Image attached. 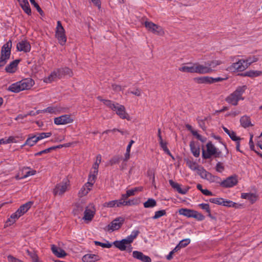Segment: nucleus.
I'll return each mask as SVG.
<instances>
[{"label":"nucleus","instance_id":"1","mask_svg":"<svg viewBox=\"0 0 262 262\" xmlns=\"http://www.w3.org/2000/svg\"><path fill=\"white\" fill-rule=\"evenodd\" d=\"M246 89V85L238 86L232 93L226 98V101L232 105H237L239 100H244L242 95Z\"/></svg>","mask_w":262,"mask_h":262},{"label":"nucleus","instance_id":"2","mask_svg":"<svg viewBox=\"0 0 262 262\" xmlns=\"http://www.w3.org/2000/svg\"><path fill=\"white\" fill-rule=\"evenodd\" d=\"M12 41L10 40L4 44L2 47L0 57V68L4 67L10 58Z\"/></svg>","mask_w":262,"mask_h":262},{"label":"nucleus","instance_id":"3","mask_svg":"<svg viewBox=\"0 0 262 262\" xmlns=\"http://www.w3.org/2000/svg\"><path fill=\"white\" fill-rule=\"evenodd\" d=\"M206 148V151L204 148L202 149V157L203 159H210L212 156H214L215 158H219L222 156V152L218 150L211 141L207 143Z\"/></svg>","mask_w":262,"mask_h":262},{"label":"nucleus","instance_id":"4","mask_svg":"<svg viewBox=\"0 0 262 262\" xmlns=\"http://www.w3.org/2000/svg\"><path fill=\"white\" fill-rule=\"evenodd\" d=\"M55 36L58 40V42L61 46L65 45L67 41V37L65 34V31L62 26L60 21L58 20L57 23L56 28Z\"/></svg>","mask_w":262,"mask_h":262},{"label":"nucleus","instance_id":"5","mask_svg":"<svg viewBox=\"0 0 262 262\" xmlns=\"http://www.w3.org/2000/svg\"><path fill=\"white\" fill-rule=\"evenodd\" d=\"M144 25L148 31L152 32L153 34L160 36L164 35V31L162 27L151 21H146L144 23Z\"/></svg>","mask_w":262,"mask_h":262},{"label":"nucleus","instance_id":"6","mask_svg":"<svg viewBox=\"0 0 262 262\" xmlns=\"http://www.w3.org/2000/svg\"><path fill=\"white\" fill-rule=\"evenodd\" d=\"M95 176L94 174L90 175L89 178V181L85 183L79 191L78 195L79 197L85 196L89 193L95 182Z\"/></svg>","mask_w":262,"mask_h":262},{"label":"nucleus","instance_id":"7","mask_svg":"<svg viewBox=\"0 0 262 262\" xmlns=\"http://www.w3.org/2000/svg\"><path fill=\"white\" fill-rule=\"evenodd\" d=\"M69 185V181L68 180H64L61 182L57 184L53 190V194L55 196L62 195L67 190Z\"/></svg>","mask_w":262,"mask_h":262},{"label":"nucleus","instance_id":"8","mask_svg":"<svg viewBox=\"0 0 262 262\" xmlns=\"http://www.w3.org/2000/svg\"><path fill=\"white\" fill-rule=\"evenodd\" d=\"M113 111L116 112V114L122 119H126L128 121L130 120V117L129 114L126 112L125 107L124 105L116 103L115 108H114Z\"/></svg>","mask_w":262,"mask_h":262},{"label":"nucleus","instance_id":"9","mask_svg":"<svg viewBox=\"0 0 262 262\" xmlns=\"http://www.w3.org/2000/svg\"><path fill=\"white\" fill-rule=\"evenodd\" d=\"M238 183V180L236 175L228 177L226 179L220 183V186L224 188L232 187Z\"/></svg>","mask_w":262,"mask_h":262},{"label":"nucleus","instance_id":"10","mask_svg":"<svg viewBox=\"0 0 262 262\" xmlns=\"http://www.w3.org/2000/svg\"><path fill=\"white\" fill-rule=\"evenodd\" d=\"M124 222V219L119 217L114 220L107 226V230L112 231L118 230L121 228Z\"/></svg>","mask_w":262,"mask_h":262},{"label":"nucleus","instance_id":"11","mask_svg":"<svg viewBox=\"0 0 262 262\" xmlns=\"http://www.w3.org/2000/svg\"><path fill=\"white\" fill-rule=\"evenodd\" d=\"M74 119L70 115H63L54 118V122L56 125H63L72 123Z\"/></svg>","mask_w":262,"mask_h":262},{"label":"nucleus","instance_id":"12","mask_svg":"<svg viewBox=\"0 0 262 262\" xmlns=\"http://www.w3.org/2000/svg\"><path fill=\"white\" fill-rule=\"evenodd\" d=\"M195 73L201 74L209 73L213 71V70L210 67L205 66L199 63H194Z\"/></svg>","mask_w":262,"mask_h":262},{"label":"nucleus","instance_id":"13","mask_svg":"<svg viewBox=\"0 0 262 262\" xmlns=\"http://www.w3.org/2000/svg\"><path fill=\"white\" fill-rule=\"evenodd\" d=\"M133 257L142 262H151V259L148 256L144 255L142 252L138 251L133 252Z\"/></svg>","mask_w":262,"mask_h":262},{"label":"nucleus","instance_id":"14","mask_svg":"<svg viewBox=\"0 0 262 262\" xmlns=\"http://www.w3.org/2000/svg\"><path fill=\"white\" fill-rule=\"evenodd\" d=\"M58 72L59 79L62 78L64 76H68L71 77L73 76V71L68 67L60 68L57 69Z\"/></svg>","mask_w":262,"mask_h":262},{"label":"nucleus","instance_id":"15","mask_svg":"<svg viewBox=\"0 0 262 262\" xmlns=\"http://www.w3.org/2000/svg\"><path fill=\"white\" fill-rule=\"evenodd\" d=\"M16 48L19 51H24L27 53L31 50V46L30 43L27 40H21L19 41L16 46Z\"/></svg>","mask_w":262,"mask_h":262},{"label":"nucleus","instance_id":"16","mask_svg":"<svg viewBox=\"0 0 262 262\" xmlns=\"http://www.w3.org/2000/svg\"><path fill=\"white\" fill-rule=\"evenodd\" d=\"M19 81L23 91L30 90L35 84L34 81L30 78H25Z\"/></svg>","mask_w":262,"mask_h":262},{"label":"nucleus","instance_id":"17","mask_svg":"<svg viewBox=\"0 0 262 262\" xmlns=\"http://www.w3.org/2000/svg\"><path fill=\"white\" fill-rule=\"evenodd\" d=\"M33 204V202H28L27 203L21 205L16 211L17 212V213L21 216L28 211Z\"/></svg>","mask_w":262,"mask_h":262},{"label":"nucleus","instance_id":"18","mask_svg":"<svg viewBox=\"0 0 262 262\" xmlns=\"http://www.w3.org/2000/svg\"><path fill=\"white\" fill-rule=\"evenodd\" d=\"M241 198L248 200L252 204L257 200L258 195L253 193H242L241 194Z\"/></svg>","mask_w":262,"mask_h":262},{"label":"nucleus","instance_id":"19","mask_svg":"<svg viewBox=\"0 0 262 262\" xmlns=\"http://www.w3.org/2000/svg\"><path fill=\"white\" fill-rule=\"evenodd\" d=\"M231 67L233 69L240 72L243 71L247 68L245 60H239L238 61L233 63Z\"/></svg>","mask_w":262,"mask_h":262},{"label":"nucleus","instance_id":"20","mask_svg":"<svg viewBox=\"0 0 262 262\" xmlns=\"http://www.w3.org/2000/svg\"><path fill=\"white\" fill-rule=\"evenodd\" d=\"M19 61V59H16L7 66L5 68V71L6 72L9 73H14L16 70L17 66Z\"/></svg>","mask_w":262,"mask_h":262},{"label":"nucleus","instance_id":"21","mask_svg":"<svg viewBox=\"0 0 262 262\" xmlns=\"http://www.w3.org/2000/svg\"><path fill=\"white\" fill-rule=\"evenodd\" d=\"M169 183L172 188L176 189L177 191L181 194H185L187 192L188 190V188L182 189L181 188L180 185L176 182H174L172 180H170L169 181Z\"/></svg>","mask_w":262,"mask_h":262},{"label":"nucleus","instance_id":"22","mask_svg":"<svg viewBox=\"0 0 262 262\" xmlns=\"http://www.w3.org/2000/svg\"><path fill=\"white\" fill-rule=\"evenodd\" d=\"M169 183L172 188L176 189L177 191L181 194H185L187 192L188 190V188L182 189L181 188L180 185L176 182H174L172 180H170L169 181Z\"/></svg>","mask_w":262,"mask_h":262},{"label":"nucleus","instance_id":"23","mask_svg":"<svg viewBox=\"0 0 262 262\" xmlns=\"http://www.w3.org/2000/svg\"><path fill=\"white\" fill-rule=\"evenodd\" d=\"M51 250L52 252L58 257H63L67 255V253L64 250L56 247L54 245H52Z\"/></svg>","mask_w":262,"mask_h":262},{"label":"nucleus","instance_id":"24","mask_svg":"<svg viewBox=\"0 0 262 262\" xmlns=\"http://www.w3.org/2000/svg\"><path fill=\"white\" fill-rule=\"evenodd\" d=\"M56 78L59 79L58 72L57 69L54 70L51 72L50 75L45 77L43 81L46 83H51L52 81L55 80Z\"/></svg>","mask_w":262,"mask_h":262},{"label":"nucleus","instance_id":"25","mask_svg":"<svg viewBox=\"0 0 262 262\" xmlns=\"http://www.w3.org/2000/svg\"><path fill=\"white\" fill-rule=\"evenodd\" d=\"M7 90L8 91L15 93H17L23 91L20 81L11 84Z\"/></svg>","mask_w":262,"mask_h":262},{"label":"nucleus","instance_id":"26","mask_svg":"<svg viewBox=\"0 0 262 262\" xmlns=\"http://www.w3.org/2000/svg\"><path fill=\"white\" fill-rule=\"evenodd\" d=\"M241 125L244 128H247L249 126H252L253 125L251 123L250 117L248 116H243L240 119Z\"/></svg>","mask_w":262,"mask_h":262},{"label":"nucleus","instance_id":"27","mask_svg":"<svg viewBox=\"0 0 262 262\" xmlns=\"http://www.w3.org/2000/svg\"><path fill=\"white\" fill-rule=\"evenodd\" d=\"M114 245L121 251H124L127 247V245L128 244L127 243L126 241L122 239L121 241H116L113 243Z\"/></svg>","mask_w":262,"mask_h":262},{"label":"nucleus","instance_id":"28","mask_svg":"<svg viewBox=\"0 0 262 262\" xmlns=\"http://www.w3.org/2000/svg\"><path fill=\"white\" fill-rule=\"evenodd\" d=\"M179 213L187 217H193L194 213H195L194 210L181 208L179 210Z\"/></svg>","mask_w":262,"mask_h":262},{"label":"nucleus","instance_id":"29","mask_svg":"<svg viewBox=\"0 0 262 262\" xmlns=\"http://www.w3.org/2000/svg\"><path fill=\"white\" fill-rule=\"evenodd\" d=\"M83 262H95L99 260V257L96 254H86L82 257Z\"/></svg>","mask_w":262,"mask_h":262},{"label":"nucleus","instance_id":"30","mask_svg":"<svg viewBox=\"0 0 262 262\" xmlns=\"http://www.w3.org/2000/svg\"><path fill=\"white\" fill-rule=\"evenodd\" d=\"M193 80L198 84H211L210 77L209 76L195 77L193 78Z\"/></svg>","mask_w":262,"mask_h":262},{"label":"nucleus","instance_id":"31","mask_svg":"<svg viewBox=\"0 0 262 262\" xmlns=\"http://www.w3.org/2000/svg\"><path fill=\"white\" fill-rule=\"evenodd\" d=\"M224 131L230 137L231 139L234 141H237L241 140V139L239 137H237L236 135L235 132L233 130H230L226 127L223 126Z\"/></svg>","mask_w":262,"mask_h":262},{"label":"nucleus","instance_id":"32","mask_svg":"<svg viewBox=\"0 0 262 262\" xmlns=\"http://www.w3.org/2000/svg\"><path fill=\"white\" fill-rule=\"evenodd\" d=\"M190 147L191 152L195 157H198L200 154V149L199 146H196L194 141H191L190 143Z\"/></svg>","mask_w":262,"mask_h":262},{"label":"nucleus","instance_id":"33","mask_svg":"<svg viewBox=\"0 0 262 262\" xmlns=\"http://www.w3.org/2000/svg\"><path fill=\"white\" fill-rule=\"evenodd\" d=\"M121 200H113L108 202H105L103 204V207L112 208L115 207H120L121 206Z\"/></svg>","mask_w":262,"mask_h":262},{"label":"nucleus","instance_id":"34","mask_svg":"<svg viewBox=\"0 0 262 262\" xmlns=\"http://www.w3.org/2000/svg\"><path fill=\"white\" fill-rule=\"evenodd\" d=\"M36 135H29V137L21 146L23 147L27 145H29L30 146L34 145L38 142V141H36Z\"/></svg>","mask_w":262,"mask_h":262},{"label":"nucleus","instance_id":"35","mask_svg":"<svg viewBox=\"0 0 262 262\" xmlns=\"http://www.w3.org/2000/svg\"><path fill=\"white\" fill-rule=\"evenodd\" d=\"M94 214L95 212L93 211L86 208L84 212V216L83 219L86 221H91L93 219Z\"/></svg>","mask_w":262,"mask_h":262},{"label":"nucleus","instance_id":"36","mask_svg":"<svg viewBox=\"0 0 262 262\" xmlns=\"http://www.w3.org/2000/svg\"><path fill=\"white\" fill-rule=\"evenodd\" d=\"M157 205L156 201L152 198L148 199L147 201L144 203L143 206L146 208H153Z\"/></svg>","mask_w":262,"mask_h":262},{"label":"nucleus","instance_id":"37","mask_svg":"<svg viewBox=\"0 0 262 262\" xmlns=\"http://www.w3.org/2000/svg\"><path fill=\"white\" fill-rule=\"evenodd\" d=\"M155 173L156 169L155 168H148L147 171V176L151 179L152 185L155 184Z\"/></svg>","mask_w":262,"mask_h":262},{"label":"nucleus","instance_id":"38","mask_svg":"<svg viewBox=\"0 0 262 262\" xmlns=\"http://www.w3.org/2000/svg\"><path fill=\"white\" fill-rule=\"evenodd\" d=\"M180 71L186 73H195L194 63L192 66H183L179 69Z\"/></svg>","mask_w":262,"mask_h":262},{"label":"nucleus","instance_id":"39","mask_svg":"<svg viewBox=\"0 0 262 262\" xmlns=\"http://www.w3.org/2000/svg\"><path fill=\"white\" fill-rule=\"evenodd\" d=\"M262 74V72L259 71H249L245 73L243 75L250 77H255Z\"/></svg>","mask_w":262,"mask_h":262},{"label":"nucleus","instance_id":"40","mask_svg":"<svg viewBox=\"0 0 262 262\" xmlns=\"http://www.w3.org/2000/svg\"><path fill=\"white\" fill-rule=\"evenodd\" d=\"M20 217V216L19 215V214L17 213V212L15 211V212L12 213L10 217L8 219L6 223H8L10 222L9 225H11V224H14L16 220H17Z\"/></svg>","mask_w":262,"mask_h":262},{"label":"nucleus","instance_id":"41","mask_svg":"<svg viewBox=\"0 0 262 262\" xmlns=\"http://www.w3.org/2000/svg\"><path fill=\"white\" fill-rule=\"evenodd\" d=\"M101 157L100 155H98L96 157V162L94 164L93 166V168L94 169V174L95 176L98 173V169L99 167V164L101 162Z\"/></svg>","mask_w":262,"mask_h":262},{"label":"nucleus","instance_id":"42","mask_svg":"<svg viewBox=\"0 0 262 262\" xmlns=\"http://www.w3.org/2000/svg\"><path fill=\"white\" fill-rule=\"evenodd\" d=\"M205 179L209 181L210 182H217L219 180H220V177L216 176H213L210 172L207 174V176L205 177Z\"/></svg>","mask_w":262,"mask_h":262},{"label":"nucleus","instance_id":"43","mask_svg":"<svg viewBox=\"0 0 262 262\" xmlns=\"http://www.w3.org/2000/svg\"><path fill=\"white\" fill-rule=\"evenodd\" d=\"M161 147L163 149V150L164 151L165 153H166L167 155L171 157L173 159L174 158L172 155H171L170 151L168 149V148L167 147V142H164L163 141L159 142Z\"/></svg>","mask_w":262,"mask_h":262},{"label":"nucleus","instance_id":"44","mask_svg":"<svg viewBox=\"0 0 262 262\" xmlns=\"http://www.w3.org/2000/svg\"><path fill=\"white\" fill-rule=\"evenodd\" d=\"M186 164L192 170H196L199 166L196 162L191 160H187Z\"/></svg>","mask_w":262,"mask_h":262},{"label":"nucleus","instance_id":"45","mask_svg":"<svg viewBox=\"0 0 262 262\" xmlns=\"http://www.w3.org/2000/svg\"><path fill=\"white\" fill-rule=\"evenodd\" d=\"M199 206L200 208L204 210H205L208 213V216L212 217V215L211 214V210L209 207V205L208 204H204L202 203L199 205Z\"/></svg>","mask_w":262,"mask_h":262},{"label":"nucleus","instance_id":"46","mask_svg":"<svg viewBox=\"0 0 262 262\" xmlns=\"http://www.w3.org/2000/svg\"><path fill=\"white\" fill-rule=\"evenodd\" d=\"M198 174L200 176V177L205 179V177L207 176V174L209 173V172L207 171L203 167H200L196 169Z\"/></svg>","mask_w":262,"mask_h":262},{"label":"nucleus","instance_id":"47","mask_svg":"<svg viewBox=\"0 0 262 262\" xmlns=\"http://www.w3.org/2000/svg\"><path fill=\"white\" fill-rule=\"evenodd\" d=\"M52 135L51 132L49 133H39L36 136V141H39L46 138L50 137Z\"/></svg>","mask_w":262,"mask_h":262},{"label":"nucleus","instance_id":"48","mask_svg":"<svg viewBox=\"0 0 262 262\" xmlns=\"http://www.w3.org/2000/svg\"><path fill=\"white\" fill-rule=\"evenodd\" d=\"M166 212L165 210H160L157 211H156L155 213V215L152 217L153 220H157L162 216L166 215Z\"/></svg>","mask_w":262,"mask_h":262},{"label":"nucleus","instance_id":"49","mask_svg":"<svg viewBox=\"0 0 262 262\" xmlns=\"http://www.w3.org/2000/svg\"><path fill=\"white\" fill-rule=\"evenodd\" d=\"M16 142L15 140V138L13 136H10L8 139H0V145L3 144H8L10 143Z\"/></svg>","mask_w":262,"mask_h":262},{"label":"nucleus","instance_id":"50","mask_svg":"<svg viewBox=\"0 0 262 262\" xmlns=\"http://www.w3.org/2000/svg\"><path fill=\"white\" fill-rule=\"evenodd\" d=\"M122 159V156H115L113 157L110 160V164L111 165H113L114 164H118L120 162V160Z\"/></svg>","mask_w":262,"mask_h":262},{"label":"nucleus","instance_id":"51","mask_svg":"<svg viewBox=\"0 0 262 262\" xmlns=\"http://www.w3.org/2000/svg\"><path fill=\"white\" fill-rule=\"evenodd\" d=\"M30 3H31V4H32L34 6V7L36 9L38 12L41 15H42V16L43 15H44L43 11L40 8V7L38 5V4L35 2V0H30Z\"/></svg>","mask_w":262,"mask_h":262},{"label":"nucleus","instance_id":"52","mask_svg":"<svg viewBox=\"0 0 262 262\" xmlns=\"http://www.w3.org/2000/svg\"><path fill=\"white\" fill-rule=\"evenodd\" d=\"M236 204L231 201L225 200L223 199V202L222 205L226 207H236Z\"/></svg>","mask_w":262,"mask_h":262},{"label":"nucleus","instance_id":"53","mask_svg":"<svg viewBox=\"0 0 262 262\" xmlns=\"http://www.w3.org/2000/svg\"><path fill=\"white\" fill-rule=\"evenodd\" d=\"M103 103L113 111L114 108H115V106L116 105V103H114L112 101L107 99L104 101Z\"/></svg>","mask_w":262,"mask_h":262},{"label":"nucleus","instance_id":"54","mask_svg":"<svg viewBox=\"0 0 262 262\" xmlns=\"http://www.w3.org/2000/svg\"><path fill=\"white\" fill-rule=\"evenodd\" d=\"M209 202L219 205H222V202H223V198H211L209 199Z\"/></svg>","mask_w":262,"mask_h":262},{"label":"nucleus","instance_id":"55","mask_svg":"<svg viewBox=\"0 0 262 262\" xmlns=\"http://www.w3.org/2000/svg\"><path fill=\"white\" fill-rule=\"evenodd\" d=\"M27 253H28V255L31 258L33 262L35 260H36V259L38 258L36 253L34 251H30L29 250H27Z\"/></svg>","mask_w":262,"mask_h":262},{"label":"nucleus","instance_id":"56","mask_svg":"<svg viewBox=\"0 0 262 262\" xmlns=\"http://www.w3.org/2000/svg\"><path fill=\"white\" fill-rule=\"evenodd\" d=\"M121 200V205L123 206H131L137 204L136 201L135 200H129L128 201H122V200Z\"/></svg>","mask_w":262,"mask_h":262},{"label":"nucleus","instance_id":"57","mask_svg":"<svg viewBox=\"0 0 262 262\" xmlns=\"http://www.w3.org/2000/svg\"><path fill=\"white\" fill-rule=\"evenodd\" d=\"M95 245L96 246H100L103 248H110L112 247V245L107 242V243H103L98 241L94 242Z\"/></svg>","mask_w":262,"mask_h":262},{"label":"nucleus","instance_id":"58","mask_svg":"<svg viewBox=\"0 0 262 262\" xmlns=\"http://www.w3.org/2000/svg\"><path fill=\"white\" fill-rule=\"evenodd\" d=\"M190 242V240L189 238H186L181 241L178 244L180 248H184L186 247Z\"/></svg>","mask_w":262,"mask_h":262},{"label":"nucleus","instance_id":"59","mask_svg":"<svg viewBox=\"0 0 262 262\" xmlns=\"http://www.w3.org/2000/svg\"><path fill=\"white\" fill-rule=\"evenodd\" d=\"M222 63V62L220 60H213L207 63L208 67L215 68L216 66L220 65Z\"/></svg>","mask_w":262,"mask_h":262},{"label":"nucleus","instance_id":"60","mask_svg":"<svg viewBox=\"0 0 262 262\" xmlns=\"http://www.w3.org/2000/svg\"><path fill=\"white\" fill-rule=\"evenodd\" d=\"M195 213L193 214V218L196 219L198 221H203L205 219V216L203 215L202 213L198 212L196 211H195Z\"/></svg>","mask_w":262,"mask_h":262},{"label":"nucleus","instance_id":"61","mask_svg":"<svg viewBox=\"0 0 262 262\" xmlns=\"http://www.w3.org/2000/svg\"><path fill=\"white\" fill-rule=\"evenodd\" d=\"M225 169L224 166H223V164L219 162L217 163L216 166H215V170L216 171L219 172H222Z\"/></svg>","mask_w":262,"mask_h":262},{"label":"nucleus","instance_id":"62","mask_svg":"<svg viewBox=\"0 0 262 262\" xmlns=\"http://www.w3.org/2000/svg\"><path fill=\"white\" fill-rule=\"evenodd\" d=\"M207 118L205 117L204 119H198V123L199 126L204 130H205L206 129V127L205 126V121L207 120Z\"/></svg>","mask_w":262,"mask_h":262},{"label":"nucleus","instance_id":"63","mask_svg":"<svg viewBox=\"0 0 262 262\" xmlns=\"http://www.w3.org/2000/svg\"><path fill=\"white\" fill-rule=\"evenodd\" d=\"M112 88L113 90L115 92H118L123 90V89L122 88L121 85L116 84H112Z\"/></svg>","mask_w":262,"mask_h":262},{"label":"nucleus","instance_id":"64","mask_svg":"<svg viewBox=\"0 0 262 262\" xmlns=\"http://www.w3.org/2000/svg\"><path fill=\"white\" fill-rule=\"evenodd\" d=\"M7 258L9 262H23L11 255H8Z\"/></svg>","mask_w":262,"mask_h":262}]
</instances>
